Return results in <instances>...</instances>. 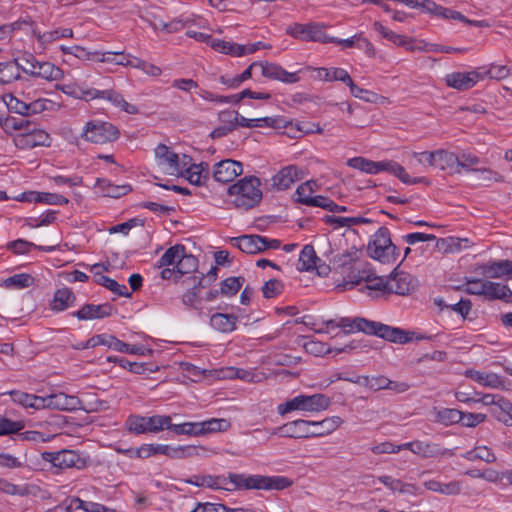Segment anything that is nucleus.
Listing matches in <instances>:
<instances>
[{
    "label": "nucleus",
    "mask_w": 512,
    "mask_h": 512,
    "mask_svg": "<svg viewBox=\"0 0 512 512\" xmlns=\"http://www.w3.org/2000/svg\"><path fill=\"white\" fill-rule=\"evenodd\" d=\"M310 420L305 419H296L279 427L272 428L270 430V435H278L280 437L285 438H311V428H310Z\"/></svg>",
    "instance_id": "dca6fc26"
},
{
    "label": "nucleus",
    "mask_w": 512,
    "mask_h": 512,
    "mask_svg": "<svg viewBox=\"0 0 512 512\" xmlns=\"http://www.w3.org/2000/svg\"><path fill=\"white\" fill-rule=\"evenodd\" d=\"M315 190L316 182L308 180L297 187L294 194V200L298 203L309 206L310 201L313 199Z\"/></svg>",
    "instance_id": "de8ad7c7"
},
{
    "label": "nucleus",
    "mask_w": 512,
    "mask_h": 512,
    "mask_svg": "<svg viewBox=\"0 0 512 512\" xmlns=\"http://www.w3.org/2000/svg\"><path fill=\"white\" fill-rule=\"evenodd\" d=\"M133 68L142 71L145 75L150 77H159L162 74V69L159 66L139 57L135 58Z\"/></svg>",
    "instance_id": "338daca9"
},
{
    "label": "nucleus",
    "mask_w": 512,
    "mask_h": 512,
    "mask_svg": "<svg viewBox=\"0 0 512 512\" xmlns=\"http://www.w3.org/2000/svg\"><path fill=\"white\" fill-rule=\"evenodd\" d=\"M112 307L109 304H85L71 315L79 321L103 319L112 315Z\"/></svg>",
    "instance_id": "5701e85b"
},
{
    "label": "nucleus",
    "mask_w": 512,
    "mask_h": 512,
    "mask_svg": "<svg viewBox=\"0 0 512 512\" xmlns=\"http://www.w3.org/2000/svg\"><path fill=\"white\" fill-rule=\"evenodd\" d=\"M32 284L29 273H17L0 281V287L7 290H21Z\"/></svg>",
    "instance_id": "ea45409f"
},
{
    "label": "nucleus",
    "mask_w": 512,
    "mask_h": 512,
    "mask_svg": "<svg viewBox=\"0 0 512 512\" xmlns=\"http://www.w3.org/2000/svg\"><path fill=\"white\" fill-rule=\"evenodd\" d=\"M476 271L487 278L512 280V260H492L478 265Z\"/></svg>",
    "instance_id": "6ab92c4d"
},
{
    "label": "nucleus",
    "mask_w": 512,
    "mask_h": 512,
    "mask_svg": "<svg viewBox=\"0 0 512 512\" xmlns=\"http://www.w3.org/2000/svg\"><path fill=\"white\" fill-rule=\"evenodd\" d=\"M169 430L174 432L176 435L202 436L201 421L184 422L181 424H173L171 422Z\"/></svg>",
    "instance_id": "603ef678"
},
{
    "label": "nucleus",
    "mask_w": 512,
    "mask_h": 512,
    "mask_svg": "<svg viewBox=\"0 0 512 512\" xmlns=\"http://www.w3.org/2000/svg\"><path fill=\"white\" fill-rule=\"evenodd\" d=\"M484 299L489 301L501 300L506 303H512V290L506 284L489 280Z\"/></svg>",
    "instance_id": "72a5a7b5"
},
{
    "label": "nucleus",
    "mask_w": 512,
    "mask_h": 512,
    "mask_svg": "<svg viewBox=\"0 0 512 512\" xmlns=\"http://www.w3.org/2000/svg\"><path fill=\"white\" fill-rule=\"evenodd\" d=\"M63 71L51 62L34 61V78L47 81H58L62 78Z\"/></svg>",
    "instance_id": "f704fd0d"
},
{
    "label": "nucleus",
    "mask_w": 512,
    "mask_h": 512,
    "mask_svg": "<svg viewBox=\"0 0 512 512\" xmlns=\"http://www.w3.org/2000/svg\"><path fill=\"white\" fill-rule=\"evenodd\" d=\"M243 172L242 163L232 159L222 160L214 165L213 177L217 182H232Z\"/></svg>",
    "instance_id": "412c9836"
},
{
    "label": "nucleus",
    "mask_w": 512,
    "mask_h": 512,
    "mask_svg": "<svg viewBox=\"0 0 512 512\" xmlns=\"http://www.w3.org/2000/svg\"><path fill=\"white\" fill-rule=\"evenodd\" d=\"M483 71H480L483 76V80L486 78L494 79V80H504L510 76H512V65H498L491 63L488 66L482 68Z\"/></svg>",
    "instance_id": "c03bdc74"
},
{
    "label": "nucleus",
    "mask_w": 512,
    "mask_h": 512,
    "mask_svg": "<svg viewBox=\"0 0 512 512\" xmlns=\"http://www.w3.org/2000/svg\"><path fill=\"white\" fill-rule=\"evenodd\" d=\"M388 293L407 295L412 290V277L408 273L395 272L387 276Z\"/></svg>",
    "instance_id": "c85d7f7f"
},
{
    "label": "nucleus",
    "mask_w": 512,
    "mask_h": 512,
    "mask_svg": "<svg viewBox=\"0 0 512 512\" xmlns=\"http://www.w3.org/2000/svg\"><path fill=\"white\" fill-rule=\"evenodd\" d=\"M358 256L356 251H344L341 254H338L333 259V265L337 269H341L342 272L349 270L353 267L354 263L357 261Z\"/></svg>",
    "instance_id": "4d7b16f0"
},
{
    "label": "nucleus",
    "mask_w": 512,
    "mask_h": 512,
    "mask_svg": "<svg viewBox=\"0 0 512 512\" xmlns=\"http://www.w3.org/2000/svg\"><path fill=\"white\" fill-rule=\"evenodd\" d=\"M331 399L322 393L312 395L299 394L277 406L279 415L284 416L292 411L318 413L329 408Z\"/></svg>",
    "instance_id": "423d86ee"
},
{
    "label": "nucleus",
    "mask_w": 512,
    "mask_h": 512,
    "mask_svg": "<svg viewBox=\"0 0 512 512\" xmlns=\"http://www.w3.org/2000/svg\"><path fill=\"white\" fill-rule=\"evenodd\" d=\"M243 277H228L221 282L220 293L231 297L237 294L244 283Z\"/></svg>",
    "instance_id": "052dcab7"
},
{
    "label": "nucleus",
    "mask_w": 512,
    "mask_h": 512,
    "mask_svg": "<svg viewBox=\"0 0 512 512\" xmlns=\"http://www.w3.org/2000/svg\"><path fill=\"white\" fill-rule=\"evenodd\" d=\"M68 509H80L85 512H115V509L113 508L107 507L97 502L85 501L79 497H73L70 500L69 507L66 510Z\"/></svg>",
    "instance_id": "79ce46f5"
},
{
    "label": "nucleus",
    "mask_w": 512,
    "mask_h": 512,
    "mask_svg": "<svg viewBox=\"0 0 512 512\" xmlns=\"http://www.w3.org/2000/svg\"><path fill=\"white\" fill-rule=\"evenodd\" d=\"M292 482L284 476L229 473L228 477L206 475V487L224 490H283Z\"/></svg>",
    "instance_id": "f03ea898"
},
{
    "label": "nucleus",
    "mask_w": 512,
    "mask_h": 512,
    "mask_svg": "<svg viewBox=\"0 0 512 512\" xmlns=\"http://www.w3.org/2000/svg\"><path fill=\"white\" fill-rule=\"evenodd\" d=\"M210 167L206 162H200L198 164L192 163V158L189 156L187 165L183 168V173L179 176L184 177L189 183L202 186L209 179Z\"/></svg>",
    "instance_id": "4be33fe9"
},
{
    "label": "nucleus",
    "mask_w": 512,
    "mask_h": 512,
    "mask_svg": "<svg viewBox=\"0 0 512 512\" xmlns=\"http://www.w3.org/2000/svg\"><path fill=\"white\" fill-rule=\"evenodd\" d=\"M96 282L103 287L109 289L111 292H113L117 296L122 297H130L131 293L128 291V288L125 284H119L116 280L105 276V275H99L97 277Z\"/></svg>",
    "instance_id": "3c124183"
},
{
    "label": "nucleus",
    "mask_w": 512,
    "mask_h": 512,
    "mask_svg": "<svg viewBox=\"0 0 512 512\" xmlns=\"http://www.w3.org/2000/svg\"><path fill=\"white\" fill-rule=\"evenodd\" d=\"M461 411L454 408H442L436 412V421L449 426L461 421Z\"/></svg>",
    "instance_id": "5fc2aeb1"
},
{
    "label": "nucleus",
    "mask_w": 512,
    "mask_h": 512,
    "mask_svg": "<svg viewBox=\"0 0 512 512\" xmlns=\"http://www.w3.org/2000/svg\"><path fill=\"white\" fill-rule=\"evenodd\" d=\"M259 68L261 69L263 77L271 80H277L284 84H294L299 82L301 79L299 74L303 72V69L295 72H289L281 65L268 61L259 62Z\"/></svg>",
    "instance_id": "f3484780"
},
{
    "label": "nucleus",
    "mask_w": 512,
    "mask_h": 512,
    "mask_svg": "<svg viewBox=\"0 0 512 512\" xmlns=\"http://www.w3.org/2000/svg\"><path fill=\"white\" fill-rule=\"evenodd\" d=\"M135 58L126 51H98L95 62L133 68Z\"/></svg>",
    "instance_id": "393cba45"
},
{
    "label": "nucleus",
    "mask_w": 512,
    "mask_h": 512,
    "mask_svg": "<svg viewBox=\"0 0 512 512\" xmlns=\"http://www.w3.org/2000/svg\"><path fill=\"white\" fill-rule=\"evenodd\" d=\"M178 277L194 272L198 268V259L192 255L182 252L177 263Z\"/></svg>",
    "instance_id": "6e6d98bb"
},
{
    "label": "nucleus",
    "mask_w": 512,
    "mask_h": 512,
    "mask_svg": "<svg viewBox=\"0 0 512 512\" xmlns=\"http://www.w3.org/2000/svg\"><path fill=\"white\" fill-rule=\"evenodd\" d=\"M206 449L202 446L194 445H177L172 446L169 444H153L145 443L137 448H128L119 450L122 454L129 458H149L156 455H164L171 459H185L201 454V451Z\"/></svg>",
    "instance_id": "7ed1b4c3"
},
{
    "label": "nucleus",
    "mask_w": 512,
    "mask_h": 512,
    "mask_svg": "<svg viewBox=\"0 0 512 512\" xmlns=\"http://www.w3.org/2000/svg\"><path fill=\"white\" fill-rule=\"evenodd\" d=\"M119 136L120 131L114 124L98 119L86 122L81 132V137L85 141L94 144L111 143Z\"/></svg>",
    "instance_id": "9b49d317"
},
{
    "label": "nucleus",
    "mask_w": 512,
    "mask_h": 512,
    "mask_svg": "<svg viewBox=\"0 0 512 512\" xmlns=\"http://www.w3.org/2000/svg\"><path fill=\"white\" fill-rule=\"evenodd\" d=\"M34 202H41L48 205H66L69 199L61 194L48 192H34Z\"/></svg>",
    "instance_id": "680f3d73"
},
{
    "label": "nucleus",
    "mask_w": 512,
    "mask_h": 512,
    "mask_svg": "<svg viewBox=\"0 0 512 512\" xmlns=\"http://www.w3.org/2000/svg\"><path fill=\"white\" fill-rule=\"evenodd\" d=\"M170 425L171 416L169 415L142 416L131 414L125 421V428L135 435L156 434L163 430H169Z\"/></svg>",
    "instance_id": "6e6552de"
},
{
    "label": "nucleus",
    "mask_w": 512,
    "mask_h": 512,
    "mask_svg": "<svg viewBox=\"0 0 512 512\" xmlns=\"http://www.w3.org/2000/svg\"><path fill=\"white\" fill-rule=\"evenodd\" d=\"M334 328H342L346 333L363 332L368 335H375L397 344H407L412 341L422 340L431 341L434 339L433 335L391 327L361 317L354 319L342 317L337 322L335 320H327L323 321L320 325L313 324L312 327L317 333H328L330 329Z\"/></svg>",
    "instance_id": "f257e3e1"
},
{
    "label": "nucleus",
    "mask_w": 512,
    "mask_h": 512,
    "mask_svg": "<svg viewBox=\"0 0 512 512\" xmlns=\"http://www.w3.org/2000/svg\"><path fill=\"white\" fill-rule=\"evenodd\" d=\"M325 28L326 26L323 23H293L286 28L285 32L287 35L302 41L328 44L331 39H328V34L325 32Z\"/></svg>",
    "instance_id": "4468645a"
},
{
    "label": "nucleus",
    "mask_w": 512,
    "mask_h": 512,
    "mask_svg": "<svg viewBox=\"0 0 512 512\" xmlns=\"http://www.w3.org/2000/svg\"><path fill=\"white\" fill-rule=\"evenodd\" d=\"M434 154V168H438L441 171H446L451 175L458 173L459 161L457 154L445 149L434 150Z\"/></svg>",
    "instance_id": "c756f323"
},
{
    "label": "nucleus",
    "mask_w": 512,
    "mask_h": 512,
    "mask_svg": "<svg viewBox=\"0 0 512 512\" xmlns=\"http://www.w3.org/2000/svg\"><path fill=\"white\" fill-rule=\"evenodd\" d=\"M319 258L316 255L312 245H305L300 252L297 269L299 271H311L316 268V262Z\"/></svg>",
    "instance_id": "37998d69"
},
{
    "label": "nucleus",
    "mask_w": 512,
    "mask_h": 512,
    "mask_svg": "<svg viewBox=\"0 0 512 512\" xmlns=\"http://www.w3.org/2000/svg\"><path fill=\"white\" fill-rule=\"evenodd\" d=\"M209 46L217 52L228 54L234 57H240L249 53H253L257 50L255 45L247 47L245 45H240L217 38H212V40H210Z\"/></svg>",
    "instance_id": "bb28decb"
},
{
    "label": "nucleus",
    "mask_w": 512,
    "mask_h": 512,
    "mask_svg": "<svg viewBox=\"0 0 512 512\" xmlns=\"http://www.w3.org/2000/svg\"><path fill=\"white\" fill-rule=\"evenodd\" d=\"M465 376L485 387L500 388L504 385V380L496 373L467 369Z\"/></svg>",
    "instance_id": "473e14b6"
},
{
    "label": "nucleus",
    "mask_w": 512,
    "mask_h": 512,
    "mask_svg": "<svg viewBox=\"0 0 512 512\" xmlns=\"http://www.w3.org/2000/svg\"><path fill=\"white\" fill-rule=\"evenodd\" d=\"M155 163L159 171L170 176H179L189 161L186 154H177L165 144H159L154 149Z\"/></svg>",
    "instance_id": "9d476101"
},
{
    "label": "nucleus",
    "mask_w": 512,
    "mask_h": 512,
    "mask_svg": "<svg viewBox=\"0 0 512 512\" xmlns=\"http://www.w3.org/2000/svg\"><path fill=\"white\" fill-rule=\"evenodd\" d=\"M237 317L233 314L215 313L210 318V325L221 333H231L236 329Z\"/></svg>",
    "instance_id": "e433bc0d"
},
{
    "label": "nucleus",
    "mask_w": 512,
    "mask_h": 512,
    "mask_svg": "<svg viewBox=\"0 0 512 512\" xmlns=\"http://www.w3.org/2000/svg\"><path fill=\"white\" fill-rule=\"evenodd\" d=\"M304 170L296 165H287L281 168L273 177L272 185L278 191H285L294 183L304 178Z\"/></svg>",
    "instance_id": "a211bd4d"
},
{
    "label": "nucleus",
    "mask_w": 512,
    "mask_h": 512,
    "mask_svg": "<svg viewBox=\"0 0 512 512\" xmlns=\"http://www.w3.org/2000/svg\"><path fill=\"white\" fill-rule=\"evenodd\" d=\"M412 453L421 458H434L444 455L439 444L422 440H415Z\"/></svg>",
    "instance_id": "58836bf2"
},
{
    "label": "nucleus",
    "mask_w": 512,
    "mask_h": 512,
    "mask_svg": "<svg viewBox=\"0 0 512 512\" xmlns=\"http://www.w3.org/2000/svg\"><path fill=\"white\" fill-rule=\"evenodd\" d=\"M232 245L247 254H257L265 251L264 236L241 235L231 239Z\"/></svg>",
    "instance_id": "a878e982"
},
{
    "label": "nucleus",
    "mask_w": 512,
    "mask_h": 512,
    "mask_svg": "<svg viewBox=\"0 0 512 512\" xmlns=\"http://www.w3.org/2000/svg\"><path fill=\"white\" fill-rule=\"evenodd\" d=\"M311 438H319L330 435L336 431L343 423L339 416L326 417L321 421L310 420Z\"/></svg>",
    "instance_id": "cd10ccee"
},
{
    "label": "nucleus",
    "mask_w": 512,
    "mask_h": 512,
    "mask_svg": "<svg viewBox=\"0 0 512 512\" xmlns=\"http://www.w3.org/2000/svg\"><path fill=\"white\" fill-rule=\"evenodd\" d=\"M459 168L458 173L460 174L463 170L466 172H472L476 169L475 166L480 163V159L471 152H463L458 156Z\"/></svg>",
    "instance_id": "0e129e2a"
},
{
    "label": "nucleus",
    "mask_w": 512,
    "mask_h": 512,
    "mask_svg": "<svg viewBox=\"0 0 512 512\" xmlns=\"http://www.w3.org/2000/svg\"><path fill=\"white\" fill-rule=\"evenodd\" d=\"M285 127L290 131V136L293 138H298L307 134L323 133V128L319 125V123L312 121H298L295 123L289 122Z\"/></svg>",
    "instance_id": "c9c22d12"
},
{
    "label": "nucleus",
    "mask_w": 512,
    "mask_h": 512,
    "mask_svg": "<svg viewBox=\"0 0 512 512\" xmlns=\"http://www.w3.org/2000/svg\"><path fill=\"white\" fill-rule=\"evenodd\" d=\"M347 86L349 87L350 89V93L355 97V98H358L360 100H363L365 102H368V103H375L378 98H379V95L373 91H370L368 89H364V88H361L359 86H357L354 81L352 80V78H350V82L347 83Z\"/></svg>",
    "instance_id": "e2e57ef3"
},
{
    "label": "nucleus",
    "mask_w": 512,
    "mask_h": 512,
    "mask_svg": "<svg viewBox=\"0 0 512 512\" xmlns=\"http://www.w3.org/2000/svg\"><path fill=\"white\" fill-rule=\"evenodd\" d=\"M369 220L364 217H341V216H328L326 223L334 225L335 228L351 227L368 223Z\"/></svg>",
    "instance_id": "bf43d9fd"
},
{
    "label": "nucleus",
    "mask_w": 512,
    "mask_h": 512,
    "mask_svg": "<svg viewBox=\"0 0 512 512\" xmlns=\"http://www.w3.org/2000/svg\"><path fill=\"white\" fill-rule=\"evenodd\" d=\"M2 100L8 110L19 114V116L7 117L4 121V128L6 130L13 129L19 132L15 138L16 144L19 145L25 137L30 138L31 136L30 134L25 135L22 133L29 124V120L24 116L29 109V105L11 94L4 95Z\"/></svg>",
    "instance_id": "1a4fd4ad"
},
{
    "label": "nucleus",
    "mask_w": 512,
    "mask_h": 512,
    "mask_svg": "<svg viewBox=\"0 0 512 512\" xmlns=\"http://www.w3.org/2000/svg\"><path fill=\"white\" fill-rule=\"evenodd\" d=\"M31 54L25 53L9 62L0 63V84H9L22 77L32 74Z\"/></svg>",
    "instance_id": "2eb2a0df"
},
{
    "label": "nucleus",
    "mask_w": 512,
    "mask_h": 512,
    "mask_svg": "<svg viewBox=\"0 0 512 512\" xmlns=\"http://www.w3.org/2000/svg\"><path fill=\"white\" fill-rule=\"evenodd\" d=\"M410 165H414L412 160H414L418 165L427 167H434L435 163V154L434 151H423V152H411L409 154Z\"/></svg>",
    "instance_id": "69168bd1"
},
{
    "label": "nucleus",
    "mask_w": 512,
    "mask_h": 512,
    "mask_svg": "<svg viewBox=\"0 0 512 512\" xmlns=\"http://www.w3.org/2000/svg\"><path fill=\"white\" fill-rule=\"evenodd\" d=\"M41 459L51 468L81 470L87 466V459L74 450H60L57 452H43Z\"/></svg>",
    "instance_id": "ddd939ff"
},
{
    "label": "nucleus",
    "mask_w": 512,
    "mask_h": 512,
    "mask_svg": "<svg viewBox=\"0 0 512 512\" xmlns=\"http://www.w3.org/2000/svg\"><path fill=\"white\" fill-rule=\"evenodd\" d=\"M197 20L198 17L194 14H181L180 16L168 21L167 25H163V27L167 33H176L191 24H195Z\"/></svg>",
    "instance_id": "49530a36"
},
{
    "label": "nucleus",
    "mask_w": 512,
    "mask_h": 512,
    "mask_svg": "<svg viewBox=\"0 0 512 512\" xmlns=\"http://www.w3.org/2000/svg\"><path fill=\"white\" fill-rule=\"evenodd\" d=\"M462 457L471 462L480 460L485 463H494L497 459L492 449L485 445L474 447L472 450L465 452Z\"/></svg>",
    "instance_id": "a19ab883"
},
{
    "label": "nucleus",
    "mask_w": 512,
    "mask_h": 512,
    "mask_svg": "<svg viewBox=\"0 0 512 512\" xmlns=\"http://www.w3.org/2000/svg\"><path fill=\"white\" fill-rule=\"evenodd\" d=\"M369 256L381 263H393L400 256V250L391 240L390 230L385 227H379L371 236L368 243Z\"/></svg>",
    "instance_id": "0eeeda50"
},
{
    "label": "nucleus",
    "mask_w": 512,
    "mask_h": 512,
    "mask_svg": "<svg viewBox=\"0 0 512 512\" xmlns=\"http://www.w3.org/2000/svg\"><path fill=\"white\" fill-rule=\"evenodd\" d=\"M45 408L69 412L83 409L82 402L76 395L63 392L51 393L47 396L34 395V410Z\"/></svg>",
    "instance_id": "f8f14e48"
},
{
    "label": "nucleus",
    "mask_w": 512,
    "mask_h": 512,
    "mask_svg": "<svg viewBox=\"0 0 512 512\" xmlns=\"http://www.w3.org/2000/svg\"><path fill=\"white\" fill-rule=\"evenodd\" d=\"M59 48L64 54H70L80 60H87V61H92V62H95L96 54L98 52V50L89 51L88 49H86L82 46H79V45H74V46L61 45Z\"/></svg>",
    "instance_id": "864d4df0"
},
{
    "label": "nucleus",
    "mask_w": 512,
    "mask_h": 512,
    "mask_svg": "<svg viewBox=\"0 0 512 512\" xmlns=\"http://www.w3.org/2000/svg\"><path fill=\"white\" fill-rule=\"evenodd\" d=\"M76 302V295L68 288H59L54 292L53 299L50 302V309L55 312H63L70 307H73Z\"/></svg>",
    "instance_id": "2f4dec72"
},
{
    "label": "nucleus",
    "mask_w": 512,
    "mask_h": 512,
    "mask_svg": "<svg viewBox=\"0 0 512 512\" xmlns=\"http://www.w3.org/2000/svg\"><path fill=\"white\" fill-rule=\"evenodd\" d=\"M182 252H185V246L182 244H176L168 248L164 254L158 260V267L164 266L177 267L179 258L182 256Z\"/></svg>",
    "instance_id": "a18cd8bd"
},
{
    "label": "nucleus",
    "mask_w": 512,
    "mask_h": 512,
    "mask_svg": "<svg viewBox=\"0 0 512 512\" xmlns=\"http://www.w3.org/2000/svg\"><path fill=\"white\" fill-rule=\"evenodd\" d=\"M347 166L371 175L387 172L391 175H394L402 183L407 185L426 182L425 177L410 176L402 165L393 160L372 161L370 159L358 156L348 159Z\"/></svg>",
    "instance_id": "20e7f679"
},
{
    "label": "nucleus",
    "mask_w": 512,
    "mask_h": 512,
    "mask_svg": "<svg viewBox=\"0 0 512 512\" xmlns=\"http://www.w3.org/2000/svg\"><path fill=\"white\" fill-rule=\"evenodd\" d=\"M362 379V384L365 387L374 391L381 389H389L402 393L409 389V385L407 383L391 381L390 379L382 375L372 377L364 376Z\"/></svg>",
    "instance_id": "b1692460"
},
{
    "label": "nucleus",
    "mask_w": 512,
    "mask_h": 512,
    "mask_svg": "<svg viewBox=\"0 0 512 512\" xmlns=\"http://www.w3.org/2000/svg\"><path fill=\"white\" fill-rule=\"evenodd\" d=\"M230 427V421L224 418H210L208 420L201 421L202 436L216 432H225L229 430Z\"/></svg>",
    "instance_id": "09e8293b"
},
{
    "label": "nucleus",
    "mask_w": 512,
    "mask_h": 512,
    "mask_svg": "<svg viewBox=\"0 0 512 512\" xmlns=\"http://www.w3.org/2000/svg\"><path fill=\"white\" fill-rule=\"evenodd\" d=\"M480 80H483L482 73L477 70L469 72H452L445 76L448 87L464 91L474 87Z\"/></svg>",
    "instance_id": "aec40b11"
},
{
    "label": "nucleus",
    "mask_w": 512,
    "mask_h": 512,
    "mask_svg": "<svg viewBox=\"0 0 512 512\" xmlns=\"http://www.w3.org/2000/svg\"><path fill=\"white\" fill-rule=\"evenodd\" d=\"M304 70L316 72V79L326 82L340 81L347 85V83L350 82L351 78L347 70L338 67L314 68L311 66H307Z\"/></svg>",
    "instance_id": "7c9ffc66"
},
{
    "label": "nucleus",
    "mask_w": 512,
    "mask_h": 512,
    "mask_svg": "<svg viewBox=\"0 0 512 512\" xmlns=\"http://www.w3.org/2000/svg\"><path fill=\"white\" fill-rule=\"evenodd\" d=\"M488 281V279L465 277L464 291L467 294L481 296L484 298Z\"/></svg>",
    "instance_id": "8fccbe9b"
},
{
    "label": "nucleus",
    "mask_w": 512,
    "mask_h": 512,
    "mask_svg": "<svg viewBox=\"0 0 512 512\" xmlns=\"http://www.w3.org/2000/svg\"><path fill=\"white\" fill-rule=\"evenodd\" d=\"M473 173L476 174L478 180L485 182L486 185H489L490 183H502L505 181V178L501 173L488 167L473 169Z\"/></svg>",
    "instance_id": "13d9d810"
},
{
    "label": "nucleus",
    "mask_w": 512,
    "mask_h": 512,
    "mask_svg": "<svg viewBox=\"0 0 512 512\" xmlns=\"http://www.w3.org/2000/svg\"><path fill=\"white\" fill-rule=\"evenodd\" d=\"M23 428V421H13L5 417L0 418V436L15 434Z\"/></svg>",
    "instance_id": "774afa93"
},
{
    "label": "nucleus",
    "mask_w": 512,
    "mask_h": 512,
    "mask_svg": "<svg viewBox=\"0 0 512 512\" xmlns=\"http://www.w3.org/2000/svg\"><path fill=\"white\" fill-rule=\"evenodd\" d=\"M102 99L109 101L114 107L128 114L138 113L137 106L128 103L123 96L115 90H103Z\"/></svg>",
    "instance_id": "4c0bfd02"
},
{
    "label": "nucleus",
    "mask_w": 512,
    "mask_h": 512,
    "mask_svg": "<svg viewBox=\"0 0 512 512\" xmlns=\"http://www.w3.org/2000/svg\"><path fill=\"white\" fill-rule=\"evenodd\" d=\"M231 202L237 208L250 209L262 199L261 183L256 176H245L228 188Z\"/></svg>",
    "instance_id": "39448f33"
}]
</instances>
